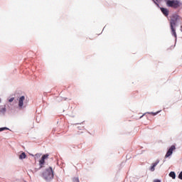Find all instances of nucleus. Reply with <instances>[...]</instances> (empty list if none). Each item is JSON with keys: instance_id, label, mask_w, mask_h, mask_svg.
Segmentation results:
<instances>
[{"instance_id": "f257e3e1", "label": "nucleus", "mask_w": 182, "mask_h": 182, "mask_svg": "<svg viewBox=\"0 0 182 182\" xmlns=\"http://www.w3.org/2000/svg\"><path fill=\"white\" fill-rule=\"evenodd\" d=\"M180 19H181V17L177 14H173L171 17V20H170L171 31L175 39H177V33L176 32V25H177V21H180Z\"/></svg>"}, {"instance_id": "f03ea898", "label": "nucleus", "mask_w": 182, "mask_h": 182, "mask_svg": "<svg viewBox=\"0 0 182 182\" xmlns=\"http://www.w3.org/2000/svg\"><path fill=\"white\" fill-rule=\"evenodd\" d=\"M43 177L45 180L49 181L53 178V169L49 167L43 173Z\"/></svg>"}, {"instance_id": "7ed1b4c3", "label": "nucleus", "mask_w": 182, "mask_h": 182, "mask_svg": "<svg viewBox=\"0 0 182 182\" xmlns=\"http://www.w3.org/2000/svg\"><path fill=\"white\" fill-rule=\"evenodd\" d=\"M181 5L179 1L177 0H167L166 1V6L169 8H174L175 9L179 8Z\"/></svg>"}, {"instance_id": "20e7f679", "label": "nucleus", "mask_w": 182, "mask_h": 182, "mask_svg": "<svg viewBox=\"0 0 182 182\" xmlns=\"http://www.w3.org/2000/svg\"><path fill=\"white\" fill-rule=\"evenodd\" d=\"M174 150H176V146L172 145L168 150V151L166 152V154L165 155V157L167 159V157H170V156H171V154H173V151H174Z\"/></svg>"}, {"instance_id": "39448f33", "label": "nucleus", "mask_w": 182, "mask_h": 182, "mask_svg": "<svg viewBox=\"0 0 182 182\" xmlns=\"http://www.w3.org/2000/svg\"><path fill=\"white\" fill-rule=\"evenodd\" d=\"M48 157L49 154H45L41 157V160L39 161V164L41 166L39 168H42V166L45 164V160H46V159H48Z\"/></svg>"}, {"instance_id": "423d86ee", "label": "nucleus", "mask_w": 182, "mask_h": 182, "mask_svg": "<svg viewBox=\"0 0 182 182\" xmlns=\"http://www.w3.org/2000/svg\"><path fill=\"white\" fill-rule=\"evenodd\" d=\"M23 100H25V96H21L18 100V107L22 109L23 107Z\"/></svg>"}, {"instance_id": "0eeeda50", "label": "nucleus", "mask_w": 182, "mask_h": 182, "mask_svg": "<svg viewBox=\"0 0 182 182\" xmlns=\"http://www.w3.org/2000/svg\"><path fill=\"white\" fill-rule=\"evenodd\" d=\"M161 11L162 14H163L165 16H168V14H169L168 9H166V8L161 7Z\"/></svg>"}, {"instance_id": "6e6552de", "label": "nucleus", "mask_w": 182, "mask_h": 182, "mask_svg": "<svg viewBox=\"0 0 182 182\" xmlns=\"http://www.w3.org/2000/svg\"><path fill=\"white\" fill-rule=\"evenodd\" d=\"M6 113V105L0 108V114H5Z\"/></svg>"}, {"instance_id": "1a4fd4ad", "label": "nucleus", "mask_w": 182, "mask_h": 182, "mask_svg": "<svg viewBox=\"0 0 182 182\" xmlns=\"http://www.w3.org/2000/svg\"><path fill=\"white\" fill-rule=\"evenodd\" d=\"M159 161H156L155 163L153 164L152 166H151L150 168L151 171H154L155 170L154 168L156 167V166H157V164H159Z\"/></svg>"}, {"instance_id": "9d476101", "label": "nucleus", "mask_w": 182, "mask_h": 182, "mask_svg": "<svg viewBox=\"0 0 182 182\" xmlns=\"http://www.w3.org/2000/svg\"><path fill=\"white\" fill-rule=\"evenodd\" d=\"M20 160H23V159H26V154L23 152L21 154L19 155Z\"/></svg>"}, {"instance_id": "9b49d317", "label": "nucleus", "mask_w": 182, "mask_h": 182, "mask_svg": "<svg viewBox=\"0 0 182 182\" xmlns=\"http://www.w3.org/2000/svg\"><path fill=\"white\" fill-rule=\"evenodd\" d=\"M169 176H171L173 179L176 178V173L174 171L170 172Z\"/></svg>"}, {"instance_id": "f8f14e48", "label": "nucleus", "mask_w": 182, "mask_h": 182, "mask_svg": "<svg viewBox=\"0 0 182 182\" xmlns=\"http://www.w3.org/2000/svg\"><path fill=\"white\" fill-rule=\"evenodd\" d=\"M149 114H152V116H156V114H159V112H149Z\"/></svg>"}, {"instance_id": "ddd939ff", "label": "nucleus", "mask_w": 182, "mask_h": 182, "mask_svg": "<svg viewBox=\"0 0 182 182\" xmlns=\"http://www.w3.org/2000/svg\"><path fill=\"white\" fill-rule=\"evenodd\" d=\"M7 129L6 127L0 128V132H4V130H6Z\"/></svg>"}, {"instance_id": "4468645a", "label": "nucleus", "mask_w": 182, "mask_h": 182, "mask_svg": "<svg viewBox=\"0 0 182 182\" xmlns=\"http://www.w3.org/2000/svg\"><path fill=\"white\" fill-rule=\"evenodd\" d=\"M178 178H180V180H182V171L179 173Z\"/></svg>"}, {"instance_id": "2eb2a0df", "label": "nucleus", "mask_w": 182, "mask_h": 182, "mask_svg": "<svg viewBox=\"0 0 182 182\" xmlns=\"http://www.w3.org/2000/svg\"><path fill=\"white\" fill-rule=\"evenodd\" d=\"M14 99H15V98L11 97L10 100H9V102L10 103H11V102H12L13 100H14Z\"/></svg>"}, {"instance_id": "dca6fc26", "label": "nucleus", "mask_w": 182, "mask_h": 182, "mask_svg": "<svg viewBox=\"0 0 182 182\" xmlns=\"http://www.w3.org/2000/svg\"><path fill=\"white\" fill-rule=\"evenodd\" d=\"M154 182H161V181H160L159 179H155Z\"/></svg>"}, {"instance_id": "f3484780", "label": "nucleus", "mask_w": 182, "mask_h": 182, "mask_svg": "<svg viewBox=\"0 0 182 182\" xmlns=\"http://www.w3.org/2000/svg\"><path fill=\"white\" fill-rule=\"evenodd\" d=\"M181 28H182V26H181Z\"/></svg>"}]
</instances>
